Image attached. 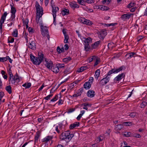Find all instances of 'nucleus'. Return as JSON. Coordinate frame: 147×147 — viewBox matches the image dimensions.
I'll use <instances>...</instances> for the list:
<instances>
[{"label": "nucleus", "instance_id": "25", "mask_svg": "<svg viewBox=\"0 0 147 147\" xmlns=\"http://www.w3.org/2000/svg\"><path fill=\"white\" fill-rule=\"evenodd\" d=\"M100 71L99 69H97L95 72L94 76L95 77V78L96 80L98 79V78L100 76Z\"/></svg>", "mask_w": 147, "mask_h": 147}, {"label": "nucleus", "instance_id": "41", "mask_svg": "<svg viewBox=\"0 0 147 147\" xmlns=\"http://www.w3.org/2000/svg\"><path fill=\"white\" fill-rule=\"evenodd\" d=\"M123 124L126 126H131L132 125V123L131 122H123Z\"/></svg>", "mask_w": 147, "mask_h": 147}, {"label": "nucleus", "instance_id": "43", "mask_svg": "<svg viewBox=\"0 0 147 147\" xmlns=\"http://www.w3.org/2000/svg\"><path fill=\"white\" fill-rule=\"evenodd\" d=\"M16 11V8L14 7H13L12 6L11 8V13L15 14Z\"/></svg>", "mask_w": 147, "mask_h": 147}, {"label": "nucleus", "instance_id": "52", "mask_svg": "<svg viewBox=\"0 0 147 147\" xmlns=\"http://www.w3.org/2000/svg\"><path fill=\"white\" fill-rule=\"evenodd\" d=\"M15 14L12 13L11 15V20L14 21V20H15L14 19L15 18Z\"/></svg>", "mask_w": 147, "mask_h": 147}, {"label": "nucleus", "instance_id": "55", "mask_svg": "<svg viewBox=\"0 0 147 147\" xmlns=\"http://www.w3.org/2000/svg\"><path fill=\"white\" fill-rule=\"evenodd\" d=\"M8 73L9 76V77L11 76L12 75L13 76V75L12 74L11 70V68L9 69L8 70Z\"/></svg>", "mask_w": 147, "mask_h": 147}, {"label": "nucleus", "instance_id": "44", "mask_svg": "<svg viewBox=\"0 0 147 147\" xmlns=\"http://www.w3.org/2000/svg\"><path fill=\"white\" fill-rule=\"evenodd\" d=\"M147 105V102L145 101H143L141 104V108H144Z\"/></svg>", "mask_w": 147, "mask_h": 147}, {"label": "nucleus", "instance_id": "34", "mask_svg": "<svg viewBox=\"0 0 147 147\" xmlns=\"http://www.w3.org/2000/svg\"><path fill=\"white\" fill-rule=\"evenodd\" d=\"M71 59L70 57H68L65 58L63 59V61L65 63H67L69 61H70Z\"/></svg>", "mask_w": 147, "mask_h": 147}, {"label": "nucleus", "instance_id": "59", "mask_svg": "<svg viewBox=\"0 0 147 147\" xmlns=\"http://www.w3.org/2000/svg\"><path fill=\"white\" fill-rule=\"evenodd\" d=\"M57 51L59 53H61L63 52V51H62L60 48L59 47H58L57 48Z\"/></svg>", "mask_w": 147, "mask_h": 147}, {"label": "nucleus", "instance_id": "39", "mask_svg": "<svg viewBox=\"0 0 147 147\" xmlns=\"http://www.w3.org/2000/svg\"><path fill=\"white\" fill-rule=\"evenodd\" d=\"M7 13L6 12H5L3 14L1 17V19L5 20Z\"/></svg>", "mask_w": 147, "mask_h": 147}, {"label": "nucleus", "instance_id": "45", "mask_svg": "<svg viewBox=\"0 0 147 147\" xmlns=\"http://www.w3.org/2000/svg\"><path fill=\"white\" fill-rule=\"evenodd\" d=\"M113 47L114 43L112 42L109 43L108 45V47L109 49H112Z\"/></svg>", "mask_w": 147, "mask_h": 147}, {"label": "nucleus", "instance_id": "22", "mask_svg": "<svg viewBox=\"0 0 147 147\" xmlns=\"http://www.w3.org/2000/svg\"><path fill=\"white\" fill-rule=\"evenodd\" d=\"M135 55V53L131 52L126 54L125 55V57L127 58V59H130L134 57Z\"/></svg>", "mask_w": 147, "mask_h": 147}, {"label": "nucleus", "instance_id": "51", "mask_svg": "<svg viewBox=\"0 0 147 147\" xmlns=\"http://www.w3.org/2000/svg\"><path fill=\"white\" fill-rule=\"evenodd\" d=\"M57 67H58V69H59V68H61L64 67V64H59L56 65Z\"/></svg>", "mask_w": 147, "mask_h": 147}, {"label": "nucleus", "instance_id": "33", "mask_svg": "<svg viewBox=\"0 0 147 147\" xmlns=\"http://www.w3.org/2000/svg\"><path fill=\"white\" fill-rule=\"evenodd\" d=\"M95 60V62L94 63V66H96L100 62V60L99 58L96 57Z\"/></svg>", "mask_w": 147, "mask_h": 147}, {"label": "nucleus", "instance_id": "40", "mask_svg": "<svg viewBox=\"0 0 147 147\" xmlns=\"http://www.w3.org/2000/svg\"><path fill=\"white\" fill-rule=\"evenodd\" d=\"M5 21V20L1 19L0 20V30L1 31H2V25Z\"/></svg>", "mask_w": 147, "mask_h": 147}, {"label": "nucleus", "instance_id": "8", "mask_svg": "<svg viewBox=\"0 0 147 147\" xmlns=\"http://www.w3.org/2000/svg\"><path fill=\"white\" fill-rule=\"evenodd\" d=\"M43 14V9L42 7H41V9L39 10H36V20L38 23V22L40 18L42 17Z\"/></svg>", "mask_w": 147, "mask_h": 147}, {"label": "nucleus", "instance_id": "63", "mask_svg": "<svg viewBox=\"0 0 147 147\" xmlns=\"http://www.w3.org/2000/svg\"><path fill=\"white\" fill-rule=\"evenodd\" d=\"M10 22L7 24V26H11L14 23V21L10 20Z\"/></svg>", "mask_w": 147, "mask_h": 147}, {"label": "nucleus", "instance_id": "56", "mask_svg": "<svg viewBox=\"0 0 147 147\" xmlns=\"http://www.w3.org/2000/svg\"><path fill=\"white\" fill-rule=\"evenodd\" d=\"M61 123H62V124L63 125L65 126H66L67 125V121L66 120H64Z\"/></svg>", "mask_w": 147, "mask_h": 147}, {"label": "nucleus", "instance_id": "16", "mask_svg": "<svg viewBox=\"0 0 147 147\" xmlns=\"http://www.w3.org/2000/svg\"><path fill=\"white\" fill-rule=\"evenodd\" d=\"M101 42L100 40H99L96 42L92 44L91 46V49H95L97 48L99 46L100 43Z\"/></svg>", "mask_w": 147, "mask_h": 147}, {"label": "nucleus", "instance_id": "47", "mask_svg": "<svg viewBox=\"0 0 147 147\" xmlns=\"http://www.w3.org/2000/svg\"><path fill=\"white\" fill-rule=\"evenodd\" d=\"M53 95V94H49L46 97H45L44 98L47 100H49L50 99L51 97Z\"/></svg>", "mask_w": 147, "mask_h": 147}, {"label": "nucleus", "instance_id": "35", "mask_svg": "<svg viewBox=\"0 0 147 147\" xmlns=\"http://www.w3.org/2000/svg\"><path fill=\"white\" fill-rule=\"evenodd\" d=\"M96 57L95 56H92L90 57L88 59L89 62L90 63L92 61L96 59Z\"/></svg>", "mask_w": 147, "mask_h": 147}, {"label": "nucleus", "instance_id": "58", "mask_svg": "<svg viewBox=\"0 0 147 147\" xmlns=\"http://www.w3.org/2000/svg\"><path fill=\"white\" fill-rule=\"evenodd\" d=\"M4 95V94L3 92H0V100H1L2 97Z\"/></svg>", "mask_w": 147, "mask_h": 147}, {"label": "nucleus", "instance_id": "12", "mask_svg": "<svg viewBox=\"0 0 147 147\" xmlns=\"http://www.w3.org/2000/svg\"><path fill=\"white\" fill-rule=\"evenodd\" d=\"M28 47L30 49L32 50H35L36 49V47L35 41H33L31 42H30L28 44Z\"/></svg>", "mask_w": 147, "mask_h": 147}, {"label": "nucleus", "instance_id": "10", "mask_svg": "<svg viewBox=\"0 0 147 147\" xmlns=\"http://www.w3.org/2000/svg\"><path fill=\"white\" fill-rule=\"evenodd\" d=\"M45 61L46 62L45 64V66L49 69H51L53 65V61L51 60H47L46 58L45 59Z\"/></svg>", "mask_w": 147, "mask_h": 147}, {"label": "nucleus", "instance_id": "3", "mask_svg": "<svg viewBox=\"0 0 147 147\" xmlns=\"http://www.w3.org/2000/svg\"><path fill=\"white\" fill-rule=\"evenodd\" d=\"M74 136V134L71 133L69 130H68L62 132L59 137L62 140L67 139L70 140Z\"/></svg>", "mask_w": 147, "mask_h": 147}, {"label": "nucleus", "instance_id": "49", "mask_svg": "<svg viewBox=\"0 0 147 147\" xmlns=\"http://www.w3.org/2000/svg\"><path fill=\"white\" fill-rule=\"evenodd\" d=\"M58 97V95H56L54 98L51 100V102H53L57 100Z\"/></svg>", "mask_w": 147, "mask_h": 147}, {"label": "nucleus", "instance_id": "42", "mask_svg": "<svg viewBox=\"0 0 147 147\" xmlns=\"http://www.w3.org/2000/svg\"><path fill=\"white\" fill-rule=\"evenodd\" d=\"M132 135L133 136H132V137H134L138 138L141 137V136L140 134L136 133H132Z\"/></svg>", "mask_w": 147, "mask_h": 147}, {"label": "nucleus", "instance_id": "19", "mask_svg": "<svg viewBox=\"0 0 147 147\" xmlns=\"http://www.w3.org/2000/svg\"><path fill=\"white\" fill-rule=\"evenodd\" d=\"M91 84L89 82H87L85 83L83 85L84 88L86 90L89 89L91 87Z\"/></svg>", "mask_w": 147, "mask_h": 147}, {"label": "nucleus", "instance_id": "14", "mask_svg": "<svg viewBox=\"0 0 147 147\" xmlns=\"http://www.w3.org/2000/svg\"><path fill=\"white\" fill-rule=\"evenodd\" d=\"M95 94L94 91L93 90H89L87 93V96L90 98H93L94 97Z\"/></svg>", "mask_w": 147, "mask_h": 147}, {"label": "nucleus", "instance_id": "23", "mask_svg": "<svg viewBox=\"0 0 147 147\" xmlns=\"http://www.w3.org/2000/svg\"><path fill=\"white\" fill-rule=\"evenodd\" d=\"M84 20V24L88 26L92 25L93 23L90 20L86 19H83Z\"/></svg>", "mask_w": 147, "mask_h": 147}, {"label": "nucleus", "instance_id": "26", "mask_svg": "<svg viewBox=\"0 0 147 147\" xmlns=\"http://www.w3.org/2000/svg\"><path fill=\"white\" fill-rule=\"evenodd\" d=\"M70 7L72 8H78L79 6L76 2L71 3L70 4Z\"/></svg>", "mask_w": 147, "mask_h": 147}, {"label": "nucleus", "instance_id": "64", "mask_svg": "<svg viewBox=\"0 0 147 147\" xmlns=\"http://www.w3.org/2000/svg\"><path fill=\"white\" fill-rule=\"evenodd\" d=\"M63 101L62 100L60 99L57 102L59 105L62 104H63Z\"/></svg>", "mask_w": 147, "mask_h": 147}, {"label": "nucleus", "instance_id": "20", "mask_svg": "<svg viewBox=\"0 0 147 147\" xmlns=\"http://www.w3.org/2000/svg\"><path fill=\"white\" fill-rule=\"evenodd\" d=\"M54 73L57 74L59 72V69H58L57 65L55 66H53L51 69H50Z\"/></svg>", "mask_w": 147, "mask_h": 147}, {"label": "nucleus", "instance_id": "36", "mask_svg": "<svg viewBox=\"0 0 147 147\" xmlns=\"http://www.w3.org/2000/svg\"><path fill=\"white\" fill-rule=\"evenodd\" d=\"M12 35L14 37H17L18 35V30L17 29H16L12 33Z\"/></svg>", "mask_w": 147, "mask_h": 147}, {"label": "nucleus", "instance_id": "60", "mask_svg": "<svg viewBox=\"0 0 147 147\" xmlns=\"http://www.w3.org/2000/svg\"><path fill=\"white\" fill-rule=\"evenodd\" d=\"M75 110V109L74 108H71L69 109L67 111V113H71L74 111Z\"/></svg>", "mask_w": 147, "mask_h": 147}, {"label": "nucleus", "instance_id": "31", "mask_svg": "<svg viewBox=\"0 0 147 147\" xmlns=\"http://www.w3.org/2000/svg\"><path fill=\"white\" fill-rule=\"evenodd\" d=\"M31 83L30 82L27 83H25L22 85V86L25 87L26 88H29L31 86Z\"/></svg>", "mask_w": 147, "mask_h": 147}, {"label": "nucleus", "instance_id": "61", "mask_svg": "<svg viewBox=\"0 0 147 147\" xmlns=\"http://www.w3.org/2000/svg\"><path fill=\"white\" fill-rule=\"evenodd\" d=\"M86 2L89 3H93L94 2V0H85Z\"/></svg>", "mask_w": 147, "mask_h": 147}, {"label": "nucleus", "instance_id": "15", "mask_svg": "<svg viewBox=\"0 0 147 147\" xmlns=\"http://www.w3.org/2000/svg\"><path fill=\"white\" fill-rule=\"evenodd\" d=\"M52 12L53 17L56 16V13L57 12L59 11V8L58 7H55L52 5Z\"/></svg>", "mask_w": 147, "mask_h": 147}, {"label": "nucleus", "instance_id": "4", "mask_svg": "<svg viewBox=\"0 0 147 147\" xmlns=\"http://www.w3.org/2000/svg\"><path fill=\"white\" fill-rule=\"evenodd\" d=\"M40 28L41 34L44 37L46 36L48 40H49L50 37L47 27L45 26L44 27L43 26H41Z\"/></svg>", "mask_w": 147, "mask_h": 147}, {"label": "nucleus", "instance_id": "62", "mask_svg": "<svg viewBox=\"0 0 147 147\" xmlns=\"http://www.w3.org/2000/svg\"><path fill=\"white\" fill-rule=\"evenodd\" d=\"M8 39V43H12L14 42V39L13 38H12L11 39Z\"/></svg>", "mask_w": 147, "mask_h": 147}, {"label": "nucleus", "instance_id": "54", "mask_svg": "<svg viewBox=\"0 0 147 147\" xmlns=\"http://www.w3.org/2000/svg\"><path fill=\"white\" fill-rule=\"evenodd\" d=\"M7 59V56L5 57H1V62H4L6 61Z\"/></svg>", "mask_w": 147, "mask_h": 147}, {"label": "nucleus", "instance_id": "57", "mask_svg": "<svg viewBox=\"0 0 147 147\" xmlns=\"http://www.w3.org/2000/svg\"><path fill=\"white\" fill-rule=\"evenodd\" d=\"M14 77H15L16 78H17L18 80H20L21 78V77L19 76L18 74L16 73L15 75L14 76Z\"/></svg>", "mask_w": 147, "mask_h": 147}, {"label": "nucleus", "instance_id": "17", "mask_svg": "<svg viewBox=\"0 0 147 147\" xmlns=\"http://www.w3.org/2000/svg\"><path fill=\"white\" fill-rule=\"evenodd\" d=\"M91 106V104H89L88 102L84 103L81 105V106H83V109H86L87 111L88 110V107H90Z\"/></svg>", "mask_w": 147, "mask_h": 147}, {"label": "nucleus", "instance_id": "5", "mask_svg": "<svg viewBox=\"0 0 147 147\" xmlns=\"http://www.w3.org/2000/svg\"><path fill=\"white\" fill-rule=\"evenodd\" d=\"M20 80L14 77V76H11L9 77V82L10 84H15V83L17 84L19 82Z\"/></svg>", "mask_w": 147, "mask_h": 147}, {"label": "nucleus", "instance_id": "27", "mask_svg": "<svg viewBox=\"0 0 147 147\" xmlns=\"http://www.w3.org/2000/svg\"><path fill=\"white\" fill-rule=\"evenodd\" d=\"M40 135V131H38L36 132L35 137V142L37 141Z\"/></svg>", "mask_w": 147, "mask_h": 147}, {"label": "nucleus", "instance_id": "2", "mask_svg": "<svg viewBox=\"0 0 147 147\" xmlns=\"http://www.w3.org/2000/svg\"><path fill=\"white\" fill-rule=\"evenodd\" d=\"M30 57L33 63L38 65L40 64L44 58L43 54L41 53H38L37 57H35L32 54H30Z\"/></svg>", "mask_w": 147, "mask_h": 147}, {"label": "nucleus", "instance_id": "24", "mask_svg": "<svg viewBox=\"0 0 147 147\" xmlns=\"http://www.w3.org/2000/svg\"><path fill=\"white\" fill-rule=\"evenodd\" d=\"M61 13L62 14L63 16L67 15L69 13V11L68 9L64 8L62 11Z\"/></svg>", "mask_w": 147, "mask_h": 147}, {"label": "nucleus", "instance_id": "9", "mask_svg": "<svg viewBox=\"0 0 147 147\" xmlns=\"http://www.w3.org/2000/svg\"><path fill=\"white\" fill-rule=\"evenodd\" d=\"M98 36L99 38L101 39H103L107 35V32L105 30L103 29L98 32Z\"/></svg>", "mask_w": 147, "mask_h": 147}, {"label": "nucleus", "instance_id": "1", "mask_svg": "<svg viewBox=\"0 0 147 147\" xmlns=\"http://www.w3.org/2000/svg\"><path fill=\"white\" fill-rule=\"evenodd\" d=\"M124 68H125L124 66H122L118 68H114L110 70L107 73L106 76L100 80L99 84L102 86L105 85L109 81L110 77L108 76H109L110 75L112 74H117L121 71Z\"/></svg>", "mask_w": 147, "mask_h": 147}, {"label": "nucleus", "instance_id": "48", "mask_svg": "<svg viewBox=\"0 0 147 147\" xmlns=\"http://www.w3.org/2000/svg\"><path fill=\"white\" fill-rule=\"evenodd\" d=\"M78 2L80 5H84L85 1L83 0H77Z\"/></svg>", "mask_w": 147, "mask_h": 147}, {"label": "nucleus", "instance_id": "6", "mask_svg": "<svg viewBox=\"0 0 147 147\" xmlns=\"http://www.w3.org/2000/svg\"><path fill=\"white\" fill-rule=\"evenodd\" d=\"M55 130L58 134H60L65 130L64 126L62 124V123H60L58 124V126L56 127Z\"/></svg>", "mask_w": 147, "mask_h": 147}, {"label": "nucleus", "instance_id": "13", "mask_svg": "<svg viewBox=\"0 0 147 147\" xmlns=\"http://www.w3.org/2000/svg\"><path fill=\"white\" fill-rule=\"evenodd\" d=\"M125 73H122L119 74L115 78L116 81H120L123 78H125Z\"/></svg>", "mask_w": 147, "mask_h": 147}, {"label": "nucleus", "instance_id": "21", "mask_svg": "<svg viewBox=\"0 0 147 147\" xmlns=\"http://www.w3.org/2000/svg\"><path fill=\"white\" fill-rule=\"evenodd\" d=\"M53 138V136H48L45 138H44L42 142H47L48 141L52 140Z\"/></svg>", "mask_w": 147, "mask_h": 147}, {"label": "nucleus", "instance_id": "28", "mask_svg": "<svg viewBox=\"0 0 147 147\" xmlns=\"http://www.w3.org/2000/svg\"><path fill=\"white\" fill-rule=\"evenodd\" d=\"M5 89L9 94H11V88L10 86H6L5 87Z\"/></svg>", "mask_w": 147, "mask_h": 147}, {"label": "nucleus", "instance_id": "11", "mask_svg": "<svg viewBox=\"0 0 147 147\" xmlns=\"http://www.w3.org/2000/svg\"><path fill=\"white\" fill-rule=\"evenodd\" d=\"M133 14L131 13H127L125 14H123L121 15V18L124 21H125L127 19H129Z\"/></svg>", "mask_w": 147, "mask_h": 147}, {"label": "nucleus", "instance_id": "29", "mask_svg": "<svg viewBox=\"0 0 147 147\" xmlns=\"http://www.w3.org/2000/svg\"><path fill=\"white\" fill-rule=\"evenodd\" d=\"M123 135L124 136L126 137H132V133L129 132H125Z\"/></svg>", "mask_w": 147, "mask_h": 147}, {"label": "nucleus", "instance_id": "30", "mask_svg": "<svg viewBox=\"0 0 147 147\" xmlns=\"http://www.w3.org/2000/svg\"><path fill=\"white\" fill-rule=\"evenodd\" d=\"M84 91V89L83 88H80L76 92V93L78 94V96H79L81 95L82 92Z\"/></svg>", "mask_w": 147, "mask_h": 147}, {"label": "nucleus", "instance_id": "46", "mask_svg": "<svg viewBox=\"0 0 147 147\" xmlns=\"http://www.w3.org/2000/svg\"><path fill=\"white\" fill-rule=\"evenodd\" d=\"M65 39L64 40V42L65 43H68V40L69 38L68 36H64Z\"/></svg>", "mask_w": 147, "mask_h": 147}, {"label": "nucleus", "instance_id": "7", "mask_svg": "<svg viewBox=\"0 0 147 147\" xmlns=\"http://www.w3.org/2000/svg\"><path fill=\"white\" fill-rule=\"evenodd\" d=\"M91 40H92L91 38H88L84 41V43H85L84 45V49L85 51H89L90 49H91V47H90L89 44L90 41Z\"/></svg>", "mask_w": 147, "mask_h": 147}, {"label": "nucleus", "instance_id": "38", "mask_svg": "<svg viewBox=\"0 0 147 147\" xmlns=\"http://www.w3.org/2000/svg\"><path fill=\"white\" fill-rule=\"evenodd\" d=\"M123 127L121 124H118L115 126V129L117 130H120Z\"/></svg>", "mask_w": 147, "mask_h": 147}, {"label": "nucleus", "instance_id": "32", "mask_svg": "<svg viewBox=\"0 0 147 147\" xmlns=\"http://www.w3.org/2000/svg\"><path fill=\"white\" fill-rule=\"evenodd\" d=\"M136 4L135 3L133 2H131L128 4L127 6V7L128 8H131V7H134Z\"/></svg>", "mask_w": 147, "mask_h": 147}, {"label": "nucleus", "instance_id": "37", "mask_svg": "<svg viewBox=\"0 0 147 147\" xmlns=\"http://www.w3.org/2000/svg\"><path fill=\"white\" fill-rule=\"evenodd\" d=\"M35 7H36V10H37V11L39 10L40 9L41 7H40V5L39 3L37 1H36V2Z\"/></svg>", "mask_w": 147, "mask_h": 147}, {"label": "nucleus", "instance_id": "18", "mask_svg": "<svg viewBox=\"0 0 147 147\" xmlns=\"http://www.w3.org/2000/svg\"><path fill=\"white\" fill-rule=\"evenodd\" d=\"M80 123L79 122H76L74 123L71 124L69 127V129H72L76 127L79 126Z\"/></svg>", "mask_w": 147, "mask_h": 147}, {"label": "nucleus", "instance_id": "50", "mask_svg": "<svg viewBox=\"0 0 147 147\" xmlns=\"http://www.w3.org/2000/svg\"><path fill=\"white\" fill-rule=\"evenodd\" d=\"M136 115V113L135 112H133L131 113L129 115V116L131 117H134Z\"/></svg>", "mask_w": 147, "mask_h": 147}, {"label": "nucleus", "instance_id": "53", "mask_svg": "<svg viewBox=\"0 0 147 147\" xmlns=\"http://www.w3.org/2000/svg\"><path fill=\"white\" fill-rule=\"evenodd\" d=\"M67 30L65 29H63L62 30V32L63 33V34L64 35V36H68L67 33V32L66 30Z\"/></svg>", "mask_w": 147, "mask_h": 147}]
</instances>
